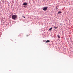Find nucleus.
<instances>
[{
    "label": "nucleus",
    "instance_id": "6",
    "mask_svg": "<svg viewBox=\"0 0 73 73\" xmlns=\"http://www.w3.org/2000/svg\"><path fill=\"white\" fill-rule=\"evenodd\" d=\"M52 29V27H51V28H50L49 29V31H51V30Z\"/></svg>",
    "mask_w": 73,
    "mask_h": 73
},
{
    "label": "nucleus",
    "instance_id": "3",
    "mask_svg": "<svg viewBox=\"0 0 73 73\" xmlns=\"http://www.w3.org/2000/svg\"><path fill=\"white\" fill-rule=\"evenodd\" d=\"M23 5H28V3H25L23 4Z\"/></svg>",
    "mask_w": 73,
    "mask_h": 73
},
{
    "label": "nucleus",
    "instance_id": "10",
    "mask_svg": "<svg viewBox=\"0 0 73 73\" xmlns=\"http://www.w3.org/2000/svg\"><path fill=\"white\" fill-rule=\"evenodd\" d=\"M24 17V18L25 19V17Z\"/></svg>",
    "mask_w": 73,
    "mask_h": 73
},
{
    "label": "nucleus",
    "instance_id": "9",
    "mask_svg": "<svg viewBox=\"0 0 73 73\" xmlns=\"http://www.w3.org/2000/svg\"><path fill=\"white\" fill-rule=\"evenodd\" d=\"M57 27H55L54 28H55V29H56V28H57Z\"/></svg>",
    "mask_w": 73,
    "mask_h": 73
},
{
    "label": "nucleus",
    "instance_id": "2",
    "mask_svg": "<svg viewBox=\"0 0 73 73\" xmlns=\"http://www.w3.org/2000/svg\"><path fill=\"white\" fill-rule=\"evenodd\" d=\"M48 8V7H44V8L43 9V10L45 11H46V10H47V8Z\"/></svg>",
    "mask_w": 73,
    "mask_h": 73
},
{
    "label": "nucleus",
    "instance_id": "5",
    "mask_svg": "<svg viewBox=\"0 0 73 73\" xmlns=\"http://www.w3.org/2000/svg\"><path fill=\"white\" fill-rule=\"evenodd\" d=\"M62 13V12L61 11H59L58 12V13L59 14H60V13Z\"/></svg>",
    "mask_w": 73,
    "mask_h": 73
},
{
    "label": "nucleus",
    "instance_id": "11",
    "mask_svg": "<svg viewBox=\"0 0 73 73\" xmlns=\"http://www.w3.org/2000/svg\"><path fill=\"white\" fill-rule=\"evenodd\" d=\"M29 36V35H27V37H28V36Z\"/></svg>",
    "mask_w": 73,
    "mask_h": 73
},
{
    "label": "nucleus",
    "instance_id": "1",
    "mask_svg": "<svg viewBox=\"0 0 73 73\" xmlns=\"http://www.w3.org/2000/svg\"><path fill=\"white\" fill-rule=\"evenodd\" d=\"M17 16L16 15H13L12 16V19L13 20H15V19H16L17 18Z\"/></svg>",
    "mask_w": 73,
    "mask_h": 73
},
{
    "label": "nucleus",
    "instance_id": "7",
    "mask_svg": "<svg viewBox=\"0 0 73 73\" xmlns=\"http://www.w3.org/2000/svg\"><path fill=\"white\" fill-rule=\"evenodd\" d=\"M58 37L59 38H60V36H59V35H58Z\"/></svg>",
    "mask_w": 73,
    "mask_h": 73
},
{
    "label": "nucleus",
    "instance_id": "4",
    "mask_svg": "<svg viewBox=\"0 0 73 73\" xmlns=\"http://www.w3.org/2000/svg\"><path fill=\"white\" fill-rule=\"evenodd\" d=\"M50 42V41L49 40H47V41L45 42L47 43V42Z\"/></svg>",
    "mask_w": 73,
    "mask_h": 73
},
{
    "label": "nucleus",
    "instance_id": "8",
    "mask_svg": "<svg viewBox=\"0 0 73 73\" xmlns=\"http://www.w3.org/2000/svg\"><path fill=\"white\" fill-rule=\"evenodd\" d=\"M56 10H57V9H58V8L57 7H56Z\"/></svg>",
    "mask_w": 73,
    "mask_h": 73
}]
</instances>
